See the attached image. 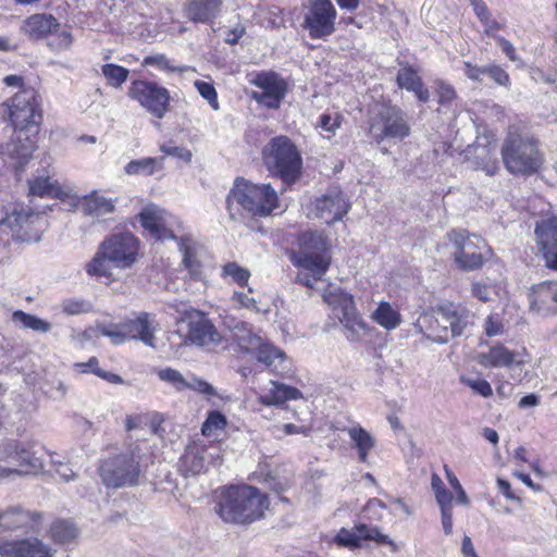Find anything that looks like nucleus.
<instances>
[{
	"label": "nucleus",
	"mask_w": 557,
	"mask_h": 557,
	"mask_svg": "<svg viewBox=\"0 0 557 557\" xmlns=\"http://www.w3.org/2000/svg\"><path fill=\"white\" fill-rule=\"evenodd\" d=\"M41 117L33 88H23L10 103H0V120L9 119L14 126V134L1 149V158L16 170L23 169L33 156L32 136L38 133Z\"/></svg>",
	"instance_id": "nucleus-1"
},
{
	"label": "nucleus",
	"mask_w": 557,
	"mask_h": 557,
	"mask_svg": "<svg viewBox=\"0 0 557 557\" xmlns=\"http://www.w3.org/2000/svg\"><path fill=\"white\" fill-rule=\"evenodd\" d=\"M151 446L144 438L128 435L123 448L107 460V487H133L140 484L151 461Z\"/></svg>",
	"instance_id": "nucleus-2"
},
{
	"label": "nucleus",
	"mask_w": 557,
	"mask_h": 557,
	"mask_svg": "<svg viewBox=\"0 0 557 557\" xmlns=\"http://www.w3.org/2000/svg\"><path fill=\"white\" fill-rule=\"evenodd\" d=\"M268 496L251 485L225 487L215 505V512L226 523L250 524L264 515Z\"/></svg>",
	"instance_id": "nucleus-3"
},
{
	"label": "nucleus",
	"mask_w": 557,
	"mask_h": 557,
	"mask_svg": "<svg viewBox=\"0 0 557 557\" xmlns=\"http://www.w3.org/2000/svg\"><path fill=\"white\" fill-rule=\"evenodd\" d=\"M502 159L506 170L513 175L536 174L544 154L540 141L530 133L510 126L502 146Z\"/></svg>",
	"instance_id": "nucleus-4"
},
{
	"label": "nucleus",
	"mask_w": 557,
	"mask_h": 557,
	"mask_svg": "<svg viewBox=\"0 0 557 557\" xmlns=\"http://www.w3.org/2000/svg\"><path fill=\"white\" fill-rule=\"evenodd\" d=\"M234 205L249 216L264 218L278 208V196L271 184H255L243 177L234 181L226 197V209L232 220H237Z\"/></svg>",
	"instance_id": "nucleus-5"
},
{
	"label": "nucleus",
	"mask_w": 557,
	"mask_h": 557,
	"mask_svg": "<svg viewBox=\"0 0 557 557\" xmlns=\"http://www.w3.org/2000/svg\"><path fill=\"white\" fill-rule=\"evenodd\" d=\"M261 157L271 176L293 185L302 174V157L296 144L286 135L272 137L262 148Z\"/></svg>",
	"instance_id": "nucleus-6"
},
{
	"label": "nucleus",
	"mask_w": 557,
	"mask_h": 557,
	"mask_svg": "<svg viewBox=\"0 0 557 557\" xmlns=\"http://www.w3.org/2000/svg\"><path fill=\"white\" fill-rule=\"evenodd\" d=\"M447 238L454 248V262L461 271L480 270L493 256L486 240L466 228H453L447 233Z\"/></svg>",
	"instance_id": "nucleus-7"
},
{
	"label": "nucleus",
	"mask_w": 557,
	"mask_h": 557,
	"mask_svg": "<svg viewBox=\"0 0 557 557\" xmlns=\"http://www.w3.org/2000/svg\"><path fill=\"white\" fill-rule=\"evenodd\" d=\"M410 132L408 114L391 102L380 104L369 119V136L377 145L384 141L397 144Z\"/></svg>",
	"instance_id": "nucleus-8"
},
{
	"label": "nucleus",
	"mask_w": 557,
	"mask_h": 557,
	"mask_svg": "<svg viewBox=\"0 0 557 557\" xmlns=\"http://www.w3.org/2000/svg\"><path fill=\"white\" fill-rule=\"evenodd\" d=\"M45 228L44 216L29 207H14L0 220V232L16 243H38Z\"/></svg>",
	"instance_id": "nucleus-9"
},
{
	"label": "nucleus",
	"mask_w": 557,
	"mask_h": 557,
	"mask_svg": "<svg viewBox=\"0 0 557 557\" xmlns=\"http://www.w3.org/2000/svg\"><path fill=\"white\" fill-rule=\"evenodd\" d=\"M434 314L435 320L431 327L437 334L433 342L441 345L447 344L450 337L462 335L465 329L472 323L471 312L451 302L438 305Z\"/></svg>",
	"instance_id": "nucleus-10"
},
{
	"label": "nucleus",
	"mask_w": 557,
	"mask_h": 557,
	"mask_svg": "<svg viewBox=\"0 0 557 557\" xmlns=\"http://www.w3.org/2000/svg\"><path fill=\"white\" fill-rule=\"evenodd\" d=\"M301 27L311 39H326L335 32L337 12L331 0H308Z\"/></svg>",
	"instance_id": "nucleus-11"
},
{
	"label": "nucleus",
	"mask_w": 557,
	"mask_h": 557,
	"mask_svg": "<svg viewBox=\"0 0 557 557\" xmlns=\"http://www.w3.org/2000/svg\"><path fill=\"white\" fill-rule=\"evenodd\" d=\"M128 96L158 120L163 119L171 109L169 89L157 82L133 81L128 89Z\"/></svg>",
	"instance_id": "nucleus-12"
},
{
	"label": "nucleus",
	"mask_w": 557,
	"mask_h": 557,
	"mask_svg": "<svg viewBox=\"0 0 557 557\" xmlns=\"http://www.w3.org/2000/svg\"><path fill=\"white\" fill-rule=\"evenodd\" d=\"M249 83L262 90L251 94V98L257 103L273 110L281 107L287 92V84L278 73L273 71L256 72Z\"/></svg>",
	"instance_id": "nucleus-13"
},
{
	"label": "nucleus",
	"mask_w": 557,
	"mask_h": 557,
	"mask_svg": "<svg viewBox=\"0 0 557 557\" xmlns=\"http://www.w3.org/2000/svg\"><path fill=\"white\" fill-rule=\"evenodd\" d=\"M0 460L13 466L17 474H35L42 469L41 459L28 443L9 441L0 446Z\"/></svg>",
	"instance_id": "nucleus-14"
},
{
	"label": "nucleus",
	"mask_w": 557,
	"mask_h": 557,
	"mask_svg": "<svg viewBox=\"0 0 557 557\" xmlns=\"http://www.w3.org/2000/svg\"><path fill=\"white\" fill-rule=\"evenodd\" d=\"M139 240L131 232L114 234L107 239V261L119 269H129L137 260Z\"/></svg>",
	"instance_id": "nucleus-15"
},
{
	"label": "nucleus",
	"mask_w": 557,
	"mask_h": 557,
	"mask_svg": "<svg viewBox=\"0 0 557 557\" xmlns=\"http://www.w3.org/2000/svg\"><path fill=\"white\" fill-rule=\"evenodd\" d=\"M534 234L545 267L557 271V218L550 216L536 222Z\"/></svg>",
	"instance_id": "nucleus-16"
},
{
	"label": "nucleus",
	"mask_w": 557,
	"mask_h": 557,
	"mask_svg": "<svg viewBox=\"0 0 557 557\" xmlns=\"http://www.w3.org/2000/svg\"><path fill=\"white\" fill-rule=\"evenodd\" d=\"M55 549L38 537L0 541V557H54Z\"/></svg>",
	"instance_id": "nucleus-17"
},
{
	"label": "nucleus",
	"mask_w": 557,
	"mask_h": 557,
	"mask_svg": "<svg viewBox=\"0 0 557 557\" xmlns=\"http://www.w3.org/2000/svg\"><path fill=\"white\" fill-rule=\"evenodd\" d=\"M349 209L350 205L339 189L329 190L313 202L315 216L329 225L341 221Z\"/></svg>",
	"instance_id": "nucleus-18"
},
{
	"label": "nucleus",
	"mask_w": 557,
	"mask_h": 557,
	"mask_svg": "<svg viewBox=\"0 0 557 557\" xmlns=\"http://www.w3.org/2000/svg\"><path fill=\"white\" fill-rule=\"evenodd\" d=\"M361 541H374L377 544L393 545V541L383 534L377 527L358 523L352 530L342 528L334 537V542L341 547L357 549L361 547Z\"/></svg>",
	"instance_id": "nucleus-19"
},
{
	"label": "nucleus",
	"mask_w": 557,
	"mask_h": 557,
	"mask_svg": "<svg viewBox=\"0 0 557 557\" xmlns=\"http://www.w3.org/2000/svg\"><path fill=\"white\" fill-rule=\"evenodd\" d=\"M339 322L347 331V339L356 342L360 339L361 333H368L369 326L356 308L351 294L342 293L338 298Z\"/></svg>",
	"instance_id": "nucleus-20"
},
{
	"label": "nucleus",
	"mask_w": 557,
	"mask_h": 557,
	"mask_svg": "<svg viewBox=\"0 0 557 557\" xmlns=\"http://www.w3.org/2000/svg\"><path fill=\"white\" fill-rule=\"evenodd\" d=\"M187 339L197 346L219 344L221 335L214 324L202 312L195 311L189 315Z\"/></svg>",
	"instance_id": "nucleus-21"
},
{
	"label": "nucleus",
	"mask_w": 557,
	"mask_h": 557,
	"mask_svg": "<svg viewBox=\"0 0 557 557\" xmlns=\"http://www.w3.org/2000/svg\"><path fill=\"white\" fill-rule=\"evenodd\" d=\"M224 324L230 330L232 339L237 343L244 354H252L263 339L253 332L252 325L245 321L230 319Z\"/></svg>",
	"instance_id": "nucleus-22"
},
{
	"label": "nucleus",
	"mask_w": 557,
	"mask_h": 557,
	"mask_svg": "<svg viewBox=\"0 0 557 557\" xmlns=\"http://www.w3.org/2000/svg\"><path fill=\"white\" fill-rule=\"evenodd\" d=\"M253 352L257 360L274 373L282 374L289 370L286 354L264 338Z\"/></svg>",
	"instance_id": "nucleus-23"
},
{
	"label": "nucleus",
	"mask_w": 557,
	"mask_h": 557,
	"mask_svg": "<svg viewBox=\"0 0 557 557\" xmlns=\"http://www.w3.org/2000/svg\"><path fill=\"white\" fill-rule=\"evenodd\" d=\"M107 9L112 18H107L111 32L131 33L135 16L125 0H107Z\"/></svg>",
	"instance_id": "nucleus-24"
},
{
	"label": "nucleus",
	"mask_w": 557,
	"mask_h": 557,
	"mask_svg": "<svg viewBox=\"0 0 557 557\" xmlns=\"http://www.w3.org/2000/svg\"><path fill=\"white\" fill-rule=\"evenodd\" d=\"M292 263L309 271L314 280H321L331 265V257L327 253H307L295 251L290 256Z\"/></svg>",
	"instance_id": "nucleus-25"
},
{
	"label": "nucleus",
	"mask_w": 557,
	"mask_h": 557,
	"mask_svg": "<svg viewBox=\"0 0 557 557\" xmlns=\"http://www.w3.org/2000/svg\"><path fill=\"white\" fill-rule=\"evenodd\" d=\"M38 517L37 513L26 511L20 507H10L0 511V529L3 531L34 529Z\"/></svg>",
	"instance_id": "nucleus-26"
},
{
	"label": "nucleus",
	"mask_w": 557,
	"mask_h": 557,
	"mask_svg": "<svg viewBox=\"0 0 557 557\" xmlns=\"http://www.w3.org/2000/svg\"><path fill=\"white\" fill-rule=\"evenodd\" d=\"M518 352L509 350L502 344L492 346L486 352L479 355V363L485 368H511L512 366L521 367L523 360L517 359Z\"/></svg>",
	"instance_id": "nucleus-27"
},
{
	"label": "nucleus",
	"mask_w": 557,
	"mask_h": 557,
	"mask_svg": "<svg viewBox=\"0 0 557 557\" xmlns=\"http://www.w3.org/2000/svg\"><path fill=\"white\" fill-rule=\"evenodd\" d=\"M465 75L473 82H482L484 77H488L499 86H510V77L500 65L491 63L478 66L471 64L470 62H465Z\"/></svg>",
	"instance_id": "nucleus-28"
},
{
	"label": "nucleus",
	"mask_w": 557,
	"mask_h": 557,
	"mask_svg": "<svg viewBox=\"0 0 557 557\" xmlns=\"http://www.w3.org/2000/svg\"><path fill=\"white\" fill-rule=\"evenodd\" d=\"M178 251L182 253V265L187 270L194 281H200L202 277V263L198 257L197 244L190 236H180Z\"/></svg>",
	"instance_id": "nucleus-29"
},
{
	"label": "nucleus",
	"mask_w": 557,
	"mask_h": 557,
	"mask_svg": "<svg viewBox=\"0 0 557 557\" xmlns=\"http://www.w3.org/2000/svg\"><path fill=\"white\" fill-rule=\"evenodd\" d=\"M222 0H190L186 15L194 23L210 24L220 14Z\"/></svg>",
	"instance_id": "nucleus-30"
},
{
	"label": "nucleus",
	"mask_w": 557,
	"mask_h": 557,
	"mask_svg": "<svg viewBox=\"0 0 557 557\" xmlns=\"http://www.w3.org/2000/svg\"><path fill=\"white\" fill-rule=\"evenodd\" d=\"M126 336L129 339L140 341L145 345L154 348V329L147 312L140 313L136 319L123 323Z\"/></svg>",
	"instance_id": "nucleus-31"
},
{
	"label": "nucleus",
	"mask_w": 557,
	"mask_h": 557,
	"mask_svg": "<svg viewBox=\"0 0 557 557\" xmlns=\"http://www.w3.org/2000/svg\"><path fill=\"white\" fill-rule=\"evenodd\" d=\"M58 27L59 23L51 14L38 13L25 20L22 30L33 39H40L55 32Z\"/></svg>",
	"instance_id": "nucleus-32"
},
{
	"label": "nucleus",
	"mask_w": 557,
	"mask_h": 557,
	"mask_svg": "<svg viewBox=\"0 0 557 557\" xmlns=\"http://www.w3.org/2000/svg\"><path fill=\"white\" fill-rule=\"evenodd\" d=\"M299 250L307 253H327L331 249V239L323 231L307 230L298 234Z\"/></svg>",
	"instance_id": "nucleus-33"
},
{
	"label": "nucleus",
	"mask_w": 557,
	"mask_h": 557,
	"mask_svg": "<svg viewBox=\"0 0 557 557\" xmlns=\"http://www.w3.org/2000/svg\"><path fill=\"white\" fill-rule=\"evenodd\" d=\"M302 397V393L294 386L272 381V388L260 396V403L264 406H280L287 400H297Z\"/></svg>",
	"instance_id": "nucleus-34"
},
{
	"label": "nucleus",
	"mask_w": 557,
	"mask_h": 557,
	"mask_svg": "<svg viewBox=\"0 0 557 557\" xmlns=\"http://www.w3.org/2000/svg\"><path fill=\"white\" fill-rule=\"evenodd\" d=\"M29 193L38 197H54L62 201H66L70 191L62 189L57 183L52 182L49 176H39L29 181Z\"/></svg>",
	"instance_id": "nucleus-35"
},
{
	"label": "nucleus",
	"mask_w": 557,
	"mask_h": 557,
	"mask_svg": "<svg viewBox=\"0 0 557 557\" xmlns=\"http://www.w3.org/2000/svg\"><path fill=\"white\" fill-rule=\"evenodd\" d=\"M347 433L357 449L358 460L362 463L368 462L369 453L375 446V438L360 425L349 428Z\"/></svg>",
	"instance_id": "nucleus-36"
},
{
	"label": "nucleus",
	"mask_w": 557,
	"mask_h": 557,
	"mask_svg": "<svg viewBox=\"0 0 557 557\" xmlns=\"http://www.w3.org/2000/svg\"><path fill=\"white\" fill-rule=\"evenodd\" d=\"M66 201L72 207L79 206L85 214L91 216H99L104 207V199L98 195L97 190L91 191L83 198L70 193V197L66 198Z\"/></svg>",
	"instance_id": "nucleus-37"
},
{
	"label": "nucleus",
	"mask_w": 557,
	"mask_h": 557,
	"mask_svg": "<svg viewBox=\"0 0 557 557\" xmlns=\"http://www.w3.org/2000/svg\"><path fill=\"white\" fill-rule=\"evenodd\" d=\"M205 468L203 450L199 447H188L180 459V469L185 476L197 475Z\"/></svg>",
	"instance_id": "nucleus-38"
},
{
	"label": "nucleus",
	"mask_w": 557,
	"mask_h": 557,
	"mask_svg": "<svg viewBox=\"0 0 557 557\" xmlns=\"http://www.w3.org/2000/svg\"><path fill=\"white\" fill-rule=\"evenodd\" d=\"M371 318L387 331L397 329L401 323L400 313L387 301H381L372 312Z\"/></svg>",
	"instance_id": "nucleus-39"
},
{
	"label": "nucleus",
	"mask_w": 557,
	"mask_h": 557,
	"mask_svg": "<svg viewBox=\"0 0 557 557\" xmlns=\"http://www.w3.org/2000/svg\"><path fill=\"white\" fill-rule=\"evenodd\" d=\"M14 323L18 324L22 329L32 330L37 333L46 334L51 330V324L40 319L37 315L26 313L22 310H16L12 314Z\"/></svg>",
	"instance_id": "nucleus-40"
},
{
	"label": "nucleus",
	"mask_w": 557,
	"mask_h": 557,
	"mask_svg": "<svg viewBox=\"0 0 557 557\" xmlns=\"http://www.w3.org/2000/svg\"><path fill=\"white\" fill-rule=\"evenodd\" d=\"M162 160L152 157L132 160L125 165L124 171L128 175L150 176L162 168Z\"/></svg>",
	"instance_id": "nucleus-41"
},
{
	"label": "nucleus",
	"mask_w": 557,
	"mask_h": 557,
	"mask_svg": "<svg viewBox=\"0 0 557 557\" xmlns=\"http://www.w3.org/2000/svg\"><path fill=\"white\" fill-rule=\"evenodd\" d=\"M50 534L55 543L67 544L77 537L78 531L72 522L66 520H58L52 523L50 528Z\"/></svg>",
	"instance_id": "nucleus-42"
},
{
	"label": "nucleus",
	"mask_w": 557,
	"mask_h": 557,
	"mask_svg": "<svg viewBox=\"0 0 557 557\" xmlns=\"http://www.w3.org/2000/svg\"><path fill=\"white\" fill-rule=\"evenodd\" d=\"M227 424L226 417L219 410L209 411L201 425L203 436H211L216 431L224 430Z\"/></svg>",
	"instance_id": "nucleus-43"
},
{
	"label": "nucleus",
	"mask_w": 557,
	"mask_h": 557,
	"mask_svg": "<svg viewBox=\"0 0 557 557\" xmlns=\"http://www.w3.org/2000/svg\"><path fill=\"white\" fill-rule=\"evenodd\" d=\"M422 82L421 77L418 75L416 70L406 65L401 67L396 76V83L399 88L406 89L408 91L414 90V88Z\"/></svg>",
	"instance_id": "nucleus-44"
},
{
	"label": "nucleus",
	"mask_w": 557,
	"mask_h": 557,
	"mask_svg": "<svg viewBox=\"0 0 557 557\" xmlns=\"http://www.w3.org/2000/svg\"><path fill=\"white\" fill-rule=\"evenodd\" d=\"M143 65L145 66H154L161 71L166 72H178L183 73L186 71L185 66H174L171 64L170 60L165 54L157 53L152 55H147L143 60Z\"/></svg>",
	"instance_id": "nucleus-45"
},
{
	"label": "nucleus",
	"mask_w": 557,
	"mask_h": 557,
	"mask_svg": "<svg viewBox=\"0 0 557 557\" xmlns=\"http://www.w3.org/2000/svg\"><path fill=\"white\" fill-rule=\"evenodd\" d=\"M223 275L230 276L236 284L245 286L248 284L250 272L248 269L240 267L237 262H227L223 265Z\"/></svg>",
	"instance_id": "nucleus-46"
},
{
	"label": "nucleus",
	"mask_w": 557,
	"mask_h": 557,
	"mask_svg": "<svg viewBox=\"0 0 557 557\" xmlns=\"http://www.w3.org/2000/svg\"><path fill=\"white\" fill-rule=\"evenodd\" d=\"M195 88L200 94V96L208 101L210 107L218 111L220 109L219 101H218V92L215 90V87L212 83L206 82V81H196L194 83Z\"/></svg>",
	"instance_id": "nucleus-47"
},
{
	"label": "nucleus",
	"mask_w": 557,
	"mask_h": 557,
	"mask_svg": "<svg viewBox=\"0 0 557 557\" xmlns=\"http://www.w3.org/2000/svg\"><path fill=\"white\" fill-rule=\"evenodd\" d=\"M129 71L121 65L107 63V84L113 87H120L126 82Z\"/></svg>",
	"instance_id": "nucleus-48"
},
{
	"label": "nucleus",
	"mask_w": 557,
	"mask_h": 557,
	"mask_svg": "<svg viewBox=\"0 0 557 557\" xmlns=\"http://www.w3.org/2000/svg\"><path fill=\"white\" fill-rule=\"evenodd\" d=\"M158 376L161 381L172 384L177 391L186 389L187 381L182 373L172 368L159 370Z\"/></svg>",
	"instance_id": "nucleus-49"
},
{
	"label": "nucleus",
	"mask_w": 557,
	"mask_h": 557,
	"mask_svg": "<svg viewBox=\"0 0 557 557\" xmlns=\"http://www.w3.org/2000/svg\"><path fill=\"white\" fill-rule=\"evenodd\" d=\"M86 271L90 276H101L104 274V242L99 244L97 253L86 265Z\"/></svg>",
	"instance_id": "nucleus-50"
},
{
	"label": "nucleus",
	"mask_w": 557,
	"mask_h": 557,
	"mask_svg": "<svg viewBox=\"0 0 557 557\" xmlns=\"http://www.w3.org/2000/svg\"><path fill=\"white\" fill-rule=\"evenodd\" d=\"M140 225L153 235L160 227L159 219L156 212L149 208H145L138 214Z\"/></svg>",
	"instance_id": "nucleus-51"
},
{
	"label": "nucleus",
	"mask_w": 557,
	"mask_h": 557,
	"mask_svg": "<svg viewBox=\"0 0 557 557\" xmlns=\"http://www.w3.org/2000/svg\"><path fill=\"white\" fill-rule=\"evenodd\" d=\"M61 308L64 313L72 315L88 312L91 307L85 300L71 298L62 301Z\"/></svg>",
	"instance_id": "nucleus-52"
},
{
	"label": "nucleus",
	"mask_w": 557,
	"mask_h": 557,
	"mask_svg": "<svg viewBox=\"0 0 557 557\" xmlns=\"http://www.w3.org/2000/svg\"><path fill=\"white\" fill-rule=\"evenodd\" d=\"M160 150L164 154L183 160L186 163L190 162L191 158H193L191 151L185 147L171 146V145L163 144L160 146Z\"/></svg>",
	"instance_id": "nucleus-53"
},
{
	"label": "nucleus",
	"mask_w": 557,
	"mask_h": 557,
	"mask_svg": "<svg viewBox=\"0 0 557 557\" xmlns=\"http://www.w3.org/2000/svg\"><path fill=\"white\" fill-rule=\"evenodd\" d=\"M73 368L79 373H94L104 379V371L99 367V360L96 357L89 358L87 362H76Z\"/></svg>",
	"instance_id": "nucleus-54"
},
{
	"label": "nucleus",
	"mask_w": 557,
	"mask_h": 557,
	"mask_svg": "<svg viewBox=\"0 0 557 557\" xmlns=\"http://www.w3.org/2000/svg\"><path fill=\"white\" fill-rule=\"evenodd\" d=\"M187 388L208 396L216 395L215 388L209 382L199 377H193L190 382L187 381Z\"/></svg>",
	"instance_id": "nucleus-55"
},
{
	"label": "nucleus",
	"mask_w": 557,
	"mask_h": 557,
	"mask_svg": "<svg viewBox=\"0 0 557 557\" xmlns=\"http://www.w3.org/2000/svg\"><path fill=\"white\" fill-rule=\"evenodd\" d=\"M52 463L54 466L55 473L64 481L70 482L73 481L76 478V472L72 469V467L63 462L61 460H52Z\"/></svg>",
	"instance_id": "nucleus-56"
},
{
	"label": "nucleus",
	"mask_w": 557,
	"mask_h": 557,
	"mask_svg": "<svg viewBox=\"0 0 557 557\" xmlns=\"http://www.w3.org/2000/svg\"><path fill=\"white\" fill-rule=\"evenodd\" d=\"M437 95H438V102L441 104L449 103L455 97L456 92L451 85L438 81L437 83Z\"/></svg>",
	"instance_id": "nucleus-57"
},
{
	"label": "nucleus",
	"mask_w": 557,
	"mask_h": 557,
	"mask_svg": "<svg viewBox=\"0 0 557 557\" xmlns=\"http://www.w3.org/2000/svg\"><path fill=\"white\" fill-rule=\"evenodd\" d=\"M468 385L479 395L483 397H490L493 395V388L491 384L484 379L471 380Z\"/></svg>",
	"instance_id": "nucleus-58"
},
{
	"label": "nucleus",
	"mask_w": 557,
	"mask_h": 557,
	"mask_svg": "<svg viewBox=\"0 0 557 557\" xmlns=\"http://www.w3.org/2000/svg\"><path fill=\"white\" fill-rule=\"evenodd\" d=\"M471 293L475 298L483 302H487L491 299V286L485 283H472Z\"/></svg>",
	"instance_id": "nucleus-59"
},
{
	"label": "nucleus",
	"mask_w": 557,
	"mask_h": 557,
	"mask_svg": "<svg viewBox=\"0 0 557 557\" xmlns=\"http://www.w3.org/2000/svg\"><path fill=\"white\" fill-rule=\"evenodd\" d=\"M261 475L263 476L262 482L270 488L275 492H281L284 490L285 484L281 482V480L277 478V475L272 471L264 472L261 470Z\"/></svg>",
	"instance_id": "nucleus-60"
},
{
	"label": "nucleus",
	"mask_w": 557,
	"mask_h": 557,
	"mask_svg": "<svg viewBox=\"0 0 557 557\" xmlns=\"http://www.w3.org/2000/svg\"><path fill=\"white\" fill-rule=\"evenodd\" d=\"M485 334L488 337H493L503 333V323L494 315H488L485 320L484 325Z\"/></svg>",
	"instance_id": "nucleus-61"
},
{
	"label": "nucleus",
	"mask_w": 557,
	"mask_h": 557,
	"mask_svg": "<svg viewBox=\"0 0 557 557\" xmlns=\"http://www.w3.org/2000/svg\"><path fill=\"white\" fill-rule=\"evenodd\" d=\"M435 499L441 511L453 510V494L447 488L437 491Z\"/></svg>",
	"instance_id": "nucleus-62"
},
{
	"label": "nucleus",
	"mask_w": 557,
	"mask_h": 557,
	"mask_svg": "<svg viewBox=\"0 0 557 557\" xmlns=\"http://www.w3.org/2000/svg\"><path fill=\"white\" fill-rule=\"evenodd\" d=\"M232 299L239 304L240 307L255 310L256 312H260L261 310L257 308L256 300L252 297H249L247 294L243 292H234Z\"/></svg>",
	"instance_id": "nucleus-63"
},
{
	"label": "nucleus",
	"mask_w": 557,
	"mask_h": 557,
	"mask_svg": "<svg viewBox=\"0 0 557 557\" xmlns=\"http://www.w3.org/2000/svg\"><path fill=\"white\" fill-rule=\"evenodd\" d=\"M318 126L327 133H334L339 126V123L329 113H323L319 116Z\"/></svg>",
	"instance_id": "nucleus-64"
}]
</instances>
